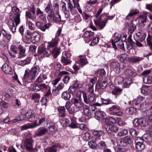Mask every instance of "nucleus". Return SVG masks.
<instances>
[{"label":"nucleus","mask_w":152,"mask_h":152,"mask_svg":"<svg viewBox=\"0 0 152 152\" xmlns=\"http://www.w3.org/2000/svg\"><path fill=\"white\" fill-rule=\"evenodd\" d=\"M39 68L38 66H34L29 71L26 70L22 79L23 84L26 86L27 84L31 82L35 79L39 72Z\"/></svg>","instance_id":"nucleus-1"},{"label":"nucleus","mask_w":152,"mask_h":152,"mask_svg":"<svg viewBox=\"0 0 152 152\" xmlns=\"http://www.w3.org/2000/svg\"><path fill=\"white\" fill-rule=\"evenodd\" d=\"M82 94L84 102L86 104H89L90 103L94 102L95 101L96 98L95 95L92 93L89 94L88 95V100L86 98V93L83 91H77V95L79 97Z\"/></svg>","instance_id":"nucleus-2"},{"label":"nucleus","mask_w":152,"mask_h":152,"mask_svg":"<svg viewBox=\"0 0 152 152\" xmlns=\"http://www.w3.org/2000/svg\"><path fill=\"white\" fill-rule=\"evenodd\" d=\"M51 53V50L49 48H45L44 47H39L38 48L37 55L40 58L47 57Z\"/></svg>","instance_id":"nucleus-3"},{"label":"nucleus","mask_w":152,"mask_h":152,"mask_svg":"<svg viewBox=\"0 0 152 152\" xmlns=\"http://www.w3.org/2000/svg\"><path fill=\"white\" fill-rule=\"evenodd\" d=\"M102 15L99 16L98 18L94 20V22L99 29L102 30L105 26L108 20L107 18H105L102 21Z\"/></svg>","instance_id":"nucleus-4"},{"label":"nucleus","mask_w":152,"mask_h":152,"mask_svg":"<svg viewBox=\"0 0 152 152\" xmlns=\"http://www.w3.org/2000/svg\"><path fill=\"white\" fill-rule=\"evenodd\" d=\"M144 99L145 98L142 96H139L133 100L132 105L135 110H139L141 108L142 105L141 103Z\"/></svg>","instance_id":"nucleus-5"},{"label":"nucleus","mask_w":152,"mask_h":152,"mask_svg":"<svg viewBox=\"0 0 152 152\" xmlns=\"http://www.w3.org/2000/svg\"><path fill=\"white\" fill-rule=\"evenodd\" d=\"M110 66L111 69L114 70L118 74L120 72V65L118 62L115 61L112 62Z\"/></svg>","instance_id":"nucleus-6"},{"label":"nucleus","mask_w":152,"mask_h":152,"mask_svg":"<svg viewBox=\"0 0 152 152\" xmlns=\"http://www.w3.org/2000/svg\"><path fill=\"white\" fill-rule=\"evenodd\" d=\"M107 86V81L104 80L102 83L98 80L95 85V89L103 90Z\"/></svg>","instance_id":"nucleus-7"},{"label":"nucleus","mask_w":152,"mask_h":152,"mask_svg":"<svg viewBox=\"0 0 152 152\" xmlns=\"http://www.w3.org/2000/svg\"><path fill=\"white\" fill-rule=\"evenodd\" d=\"M36 26L43 31H45V30L49 28L51 25L50 23H48L43 25V23L37 21L36 23Z\"/></svg>","instance_id":"nucleus-8"},{"label":"nucleus","mask_w":152,"mask_h":152,"mask_svg":"<svg viewBox=\"0 0 152 152\" xmlns=\"http://www.w3.org/2000/svg\"><path fill=\"white\" fill-rule=\"evenodd\" d=\"M77 96L79 98V99L74 98L73 103L76 107L78 108H81L82 107H83L85 105L82 102L80 99V97H79V96L77 95Z\"/></svg>","instance_id":"nucleus-9"},{"label":"nucleus","mask_w":152,"mask_h":152,"mask_svg":"<svg viewBox=\"0 0 152 152\" xmlns=\"http://www.w3.org/2000/svg\"><path fill=\"white\" fill-rule=\"evenodd\" d=\"M48 132V129L44 127L39 128L36 131L35 135L36 136H41L45 134Z\"/></svg>","instance_id":"nucleus-10"},{"label":"nucleus","mask_w":152,"mask_h":152,"mask_svg":"<svg viewBox=\"0 0 152 152\" xmlns=\"http://www.w3.org/2000/svg\"><path fill=\"white\" fill-rule=\"evenodd\" d=\"M104 128L108 133L110 134L112 132H117L118 130V128L116 125H107L104 127Z\"/></svg>","instance_id":"nucleus-11"},{"label":"nucleus","mask_w":152,"mask_h":152,"mask_svg":"<svg viewBox=\"0 0 152 152\" xmlns=\"http://www.w3.org/2000/svg\"><path fill=\"white\" fill-rule=\"evenodd\" d=\"M59 147L60 148H61V146L59 144H55L51 147L47 148L45 149V152H56L57 148Z\"/></svg>","instance_id":"nucleus-12"},{"label":"nucleus","mask_w":152,"mask_h":152,"mask_svg":"<svg viewBox=\"0 0 152 152\" xmlns=\"http://www.w3.org/2000/svg\"><path fill=\"white\" fill-rule=\"evenodd\" d=\"M148 20L147 16L145 15H140L139 18L138 23L142 26H145L146 22Z\"/></svg>","instance_id":"nucleus-13"},{"label":"nucleus","mask_w":152,"mask_h":152,"mask_svg":"<svg viewBox=\"0 0 152 152\" xmlns=\"http://www.w3.org/2000/svg\"><path fill=\"white\" fill-rule=\"evenodd\" d=\"M98 142L97 149L98 151H100L107 148V145L104 141L100 140Z\"/></svg>","instance_id":"nucleus-14"},{"label":"nucleus","mask_w":152,"mask_h":152,"mask_svg":"<svg viewBox=\"0 0 152 152\" xmlns=\"http://www.w3.org/2000/svg\"><path fill=\"white\" fill-rule=\"evenodd\" d=\"M2 70L6 74L10 75L12 74V71L11 67L7 64H4L2 67Z\"/></svg>","instance_id":"nucleus-15"},{"label":"nucleus","mask_w":152,"mask_h":152,"mask_svg":"<svg viewBox=\"0 0 152 152\" xmlns=\"http://www.w3.org/2000/svg\"><path fill=\"white\" fill-rule=\"evenodd\" d=\"M34 140L32 138H28L25 140L24 142V146L26 149L33 147Z\"/></svg>","instance_id":"nucleus-16"},{"label":"nucleus","mask_w":152,"mask_h":152,"mask_svg":"<svg viewBox=\"0 0 152 152\" xmlns=\"http://www.w3.org/2000/svg\"><path fill=\"white\" fill-rule=\"evenodd\" d=\"M59 116L60 117H64L66 116V109L64 106H59L57 108Z\"/></svg>","instance_id":"nucleus-17"},{"label":"nucleus","mask_w":152,"mask_h":152,"mask_svg":"<svg viewBox=\"0 0 152 152\" xmlns=\"http://www.w3.org/2000/svg\"><path fill=\"white\" fill-rule=\"evenodd\" d=\"M143 58L142 57L136 56H132L129 58V61L132 63H138L142 60Z\"/></svg>","instance_id":"nucleus-18"},{"label":"nucleus","mask_w":152,"mask_h":152,"mask_svg":"<svg viewBox=\"0 0 152 152\" xmlns=\"http://www.w3.org/2000/svg\"><path fill=\"white\" fill-rule=\"evenodd\" d=\"M99 138H95V141L91 140L88 142V145L92 149H95L97 148V144L96 142H99Z\"/></svg>","instance_id":"nucleus-19"},{"label":"nucleus","mask_w":152,"mask_h":152,"mask_svg":"<svg viewBox=\"0 0 152 152\" xmlns=\"http://www.w3.org/2000/svg\"><path fill=\"white\" fill-rule=\"evenodd\" d=\"M70 104V102L69 101H67L65 105V107L70 114L73 115L75 113V109L73 107L69 106Z\"/></svg>","instance_id":"nucleus-20"},{"label":"nucleus","mask_w":152,"mask_h":152,"mask_svg":"<svg viewBox=\"0 0 152 152\" xmlns=\"http://www.w3.org/2000/svg\"><path fill=\"white\" fill-rule=\"evenodd\" d=\"M41 35L39 34L35 31H34L31 41L35 42H37L39 41Z\"/></svg>","instance_id":"nucleus-21"},{"label":"nucleus","mask_w":152,"mask_h":152,"mask_svg":"<svg viewBox=\"0 0 152 152\" xmlns=\"http://www.w3.org/2000/svg\"><path fill=\"white\" fill-rule=\"evenodd\" d=\"M18 48L19 50V54L20 57H22L25 56L26 55L25 53L26 49L25 48L21 45H19Z\"/></svg>","instance_id":"nucleus-22"},{"label":"nucleus","mask_w":152,"mask_h":152,"mask_svg":"<svg viewBox=\"0 0 152 152\" xmlns=\"http://www.w3.org/2000/svg\"><path fill=\"white\" fill-rule=\"evenodd\" d=\"M104 113L102 111H96L95 113V117L97 120L103 119L104 117Z\"/></svg>","instance_id":"nucleus-23"},{"label":"nucleus","mask_w":152,"mask_h":152,"mask_svg":"<svg viewBox=\"0 0 152 152\" xmlns=\"http://www.w3.org/2000/svg\"><path fill=\"white\" fill-rule=\"evenodd\" d=\"M143 143L137 142V143H135V148L138 151H141L144 149L145 146Z\"/></svg>","instance_id":"nucleus-24"},{"label":"nucleus","mask_w":152,"mask_h":152,"mask_svg":"<svg viewBox=\"0 0 152 152\" xmlns=\"http://www.w3.org/2000/svg\"><path fill=\"white\" fill-rule=\"evenodd\" d=\"M132 79L131 77H128L125 78L124 80V82L123 85V86L124 88H129L132 83Z\"/></svg>","instance_id":"nucleus-25"},{"label":"nucleus","mask_w":152,"mask_h":152,"mask_svg":"<svg viewBox=\"0 0 152 152\" xmlns=\"http://www.w3.org/2000/svg\"><path fill=\"white\" fill-rule=\"evenodd\" d=\"M128 56L126 53L121 54L119 57L120 61L122 63H125L128 61H129Z\"/></svg>","instance_id":"nucleus-26"},{"label":"nucleus","mask_w":152,"mask_h":152,"mask_svg":"<svg viewBox=\"0 0 152 152\" xmlns=\"http://www.w3.org/2000/svg\"><path fill=\"white\" fill-rule=\"evenodd\" d=\"M125 74L126 76L134 77L137 74L136 72H133L132 69H127L125 71Z\"/></svg>","instance_id":"nucleus-27"},{"label":"nucleus","mask_w":152,"mask_h":152,"mask_svg":"<svg viewBox=\"0 0 152 152\" xmlns=\"http://www.w3.org/2000/svg\"><path fill=\"white\" fill-rule=\"evenodd\" d=\"M8 25L13 33L16 31L17 26H15L14 22L12 20H10L8 21Z\"/></svg>","instance_id":"nucleus-28"},{"label":"nucleus","mask_w":152,"mask_h":152,"mask_svg":"<svg viewBox=\"0 0 152 152\" xmlns=\"http://www.w3.org/2000/svg\"><path fill=\"white\" fill-rule=\"evenodd\" d=\"M80 59L79 60V64L81 67L85 65L88 63L87 59L85 56H80Z\"/></svg>","instance_id":"nucleus-29"},{"label":"nucleus","mask_w":152,"mask_h":152,"mask_svg":"<svg viewBox=\"0 0 152 152\" xmlns=\"http://www.w3.org/2000/svg\"><path fill=\"white\" fill-rule=\"evenodd\" d=\"M143 81L144 83L151 84L152 82V77L149 75L143 76Z\"/></svg>","instance_id":"nucleus-30"},{"label":"nucleus","mask_w":152,"mask_h":152,"mask_svg":"<svg viewBox=\"0 0 152 152\" xmlns=\"http://www.w3.org/2000/svg\"><path fill=\"white\" fill-rule=\"evenodd\" d=\"M83 112L84 115L87 116H90L91 115V112L89 107L88 106L85 105L83 107Z\"/></svg>","instance_id":"nucleus-31"},{"label":"nucleus","mask_w":152,"mask_h":152,"mask_svg":"<svg viewBox=\"0 0 152 152\" xmlns=\"http://www.w3.org/2000/svg\"><path fill=\"white\" fill-rule=\"evenodd\" d=\"M103 134V131L102 130H94L93 132V134L96 137L95 138H99V140H100V137Z\"/></svg>","instance_id":"nucleus-32"},{"label":"nucleus","mask_w":152,"mask_h":152,"mask_svg":"<svg viewBox=\"0 0 152 152\" xmlns=\"http://www.w3.org/2000/svg\"><path fill=\"white\" fill-rule=\"evenodd\" d=\"M146 40L147 45L149 47L150 50L152 51V36L150 34H148Z\"/></svg>","instance_id":"nucleus-33"},{"label":"nucleus","mask_w":152,"mask_h":152,"mask_svg":"<svg viewBox=\"0 0 152 152\" xmlns=\"http://www.w3.org/2000/svg\"><path fill=\"white\" fill-rule=\"evenodd\" d=\"M61 62L64 66L71 64L72 61L67 59L66 57L62 56L61 59Z\"/></svg>","instance_id":"nucleus-34"},{"label":"nucleus","mask_w":152,"mask_h":152,"mask_svg":"<svg viewBox=\"0 0 152 152\" xmlns=\"http://www.w3.org/2000/svg\"><path fill=\"white\" fill-rule=\"evenodd\" d=\"M139 12V11L137 10H131L126 16V19L128 20H129L133 15H136Z\"/></svg>","instance_id":"nucleus-35"},{"label":"nucleus","mask_w":152,"mask_h":152,"mask_svg":"<svg viewBox=\"0 0 152 152\" xmlns=\"http://www.w3.org/2000/svg\"><path fill=\"white\" fill-rule=\"evenodd\" d=\"M61 97L63 99L66 100H69L71 97V95L68 92L64 91L62 94Z\"/></svg>","instance_id":"nucleus-36"},{"label":"nucleus","mask_w":152,"mask_h":152,"mask_svg":"<svg viewBox=\"0 0 152 152\" xmlns=\"http://www.w3.org/2000/svg\"><path fill=\"white\" fill-rule=\"evenodd\" d=\"M58 41L56 39H52L50 42H48V48H52L56 47L58 44Z\"/></svg>","instance_id":"nucleus-37"},{"label":"nucleus","mask_w":152,"mask_h":152,"mask_svg":"<svg viewBox=\"0 0 152 152\" xmlns=\"http://www.w3.org/2000/svg\"><path fill=\"white\" fill-rule=\"evenodd\" d=\"M143 141L150 143L152 140V137L150 135L148 134H145L143 136Z\"/></svg>","instance_id":"nucleus-38"},{"label":"nucleus","mask_w":152,"mask_h":152,"mask_svg":"<svg viewBox=\"0 0 152 152\" xmlns=\"http://www.w3.org/2000/svg\"><path fill=\"white\" fill-rule=\"evenodd\" d=\"M53 21L55 23H58L59 22H63V20H61V17L59 14H56L55 15L53 18Z\"/></svg>","instance_id":"nucleus-39"},{"label":"nucleus","mask_w":152,"mask_h":152,"mask_svg":"<svg viewBox=\"0 0 152 152\" xmlns=\"http://www.w3.org/2000/svg\"><path fill=\"white\" fill-rule=\"evenodd\" d=\"M48 133L51 135H53L56 130V128L55 125L51 126L48 127Z\"/></svg>","instance_id":"nucleus-40"},{"label":"nucleus","mask_w":152,"mask_h":152,"mask_svg":"<svg viewBox=\"0 0 152 152\" xmlns=\"http://www.w3.org/2000/svg\"><path fill=\"white\" fill-rule=\"evenodd\" d=\"M60 48H54L52 51V53L53 56V58H56L57 56L60 53Z\"/></svg>","instance_id":"nucleus-41"},{"label":"nucleus","mask_w":152,"mask_h":152,"mask_svg":"<svg viewBox=\"0 0 152 152\" xmlns=\"http://www.w3.org/2000/svg\"><path fill=\"white\" fill-rule=\"evenodd\" d=\"M102 105V104H101L96 102L90 105L89 108L91 109L92 111H94L97 109L96 106H100Z\"/></svg>","instance_id":"nucleus-42"},{"label":"nucleus","mask_w":152,"mask_h":152,"mask_svg":"<svg viewBox=\"0 0 152 152\" xmlns=\"http://www.w3.org/2000/svg\"><path fill=\"white\" fill-rule=\"evenodd\" d=\"M26 118L25 115H20L16 117L15 119L13 120V123L18 121L23 120Z\"/></svg>","instance_id":"nucleus-43"},{"label":"nucleus","mask_w":152,"mask_h":152,"mask_svg":"<svg viewBox=\"0 0 152 152\" xmlns=\"http://www.w3.org/2000/svg\"><path fill=\"white\" fill-rule=\"evenodd\" d=\"M101 101L102 102V103L101 104H102V105L103 104L108 105L110 104L113 103L112 100L108 98L107 99H105L103 98H101Z\"/></svg>","instance_id":"nucleus-44"},{"label":"nucleus","mask_w":152,"mask_h":152,"mask_svg":"<svg viewBox=\"0 0 152 152\" xmlns=\"http://www.w3.org/2000/svg\"><path fill=\"white\" fill-rule=\"evenodd\" d=\"M30 58H28L24 60L21 61L19 62V63L20 65L23 66L24 65L29 64L30 62Z\"/></svg>","instance_id":"nucleus-45"},{"label":"nucleus","mask_w":152,"mask_h":152,"mask_svg":"<svg viewBox=\"0 0 152 152\" xmlns=\"http://www.w3.org/2000/svg\"><path fill=\"white\" fill-rule=\"evenodd\" d=\"M82 137L86 141H88L90 139V135L89 133L86 132L82 134Z\"/></svg>","instance_id":"nucleus-46"},{"label":"nucleus","mask_w":152,"mask_h":152,"mask_svg":"<svg viewBox=\"0 0 152 152\" xmlns=\"http://www.w3.org/2000/svg\"><path fill=\"white\" fill-rule=\"evenodd\" d=\"M33 33L34 31L31 32L29 30H27L25 34V37L27 39L31 40Z\"/></svg>","instance_id":"nucleus-47"},{"label":"nucleus","mask_w":152,"mask_h":152,"mask_svg":"<svg viewBox=\"0 0 152 152\" xmlns=\"http://www.w3.org/2000/svg\"><path fill=\"white\" fill-rule=\"evenodd\" d=\"M140 126H141L145 127L148 125V122L145 119L143 118H140Z\"/></svg>","instance_id":"nucleus-48"},{"label":"nucleus","mask_w":152,"mask_h":152,"mask_svg":"<svg viewBox=\"0 0 152 152\" xmlns=\"http://www.w3.org/2000/svg\"><path fill=\"white\" fill-rule=\"evenodd\" d=\"M94 32L91 31H86L84 34V37L86 38H89L93 36Z\"/></svg>","instance_id":"nucleus-49"},{"label":"nucleus","mask_w":152,"mask_h":152,"mask_svg":"<svg viewBox=\"0 0 152 152\" xmlns=\"http://www.w3.org/2000/svg\"><path fill=\"white\" fill-rule=\"evenodd\" d=\"M126 145L130 144L132 143V140L131 137L129 136H126L123 138Z\"/></svg>","instance_id":"nucleus-50"},{"label":"nucleus","mask_w":152,"mask_h":152,"mask_svg":"<svg viewBox=\"0 0 152 152\" xmlns=\"http://www.w3.org/2000/svg\"><path fill=\"white\" fill-rule=\"evenodd\" d=\"M140 118H136L133 121V126L135 127H137L139 125L140 126Z\"/></svg>","instance_id":"nucleus-51"},{"label":"nucleus","mask_w":152,"mask_h":152,"mask_svg":"<svg viewBox=\"0 0 152 152\" xmlns=\"http://www.w3.org/2000/svg\"><path fill=\"white\" fill-rule=\"evenodd\" d=\"M120 109V107L117 105H114L111 107L109 108L108 110L110 111H113L115 110H119Z\"/></svg>","instance_id":"nucleus-52"},{"label":"nucleus","mask_w":152,"mask_h":152,"mask_svg":"<svg viewBox=\"0 0 152 152\" xmlns=\"http://www.w3.org/2000/svg\"><path fill=\"white\" fill-rule=\"evenodd\" d=\"M134 108L132 107L127 108L125 110L126 113L129 115L132 114L134 111Z\"/></svg>","instance_id":"nucleus-53"},{"label":"nucleus","mask_w":152,"mask_h":152,"mask_svg":"<svg viewBox=\"0 0 152 152\" xmlns=\"http://www.w3.org/2000/svg\"><path fill=\"white\" fill-rule=\"evenodd\" d=\"M117 142L118 145L120 146L124 147L127 145L123 138L118 140L117 141Z\"/></svg>","instance_id":"nucleus-54"},{"label":"nucleus","mask_w":152,"mask_h":152,"mask_svg":"<svg viewBox=\"0 0 152 152\" xmlns=\"http://www.w3.org/2000/svg\"><path fill=\"white\" fill-rule=\"evenodd\" d=\"M60 123L63 126H66L69 123V121L66 118H64L61 120Z\"/></svg>","instance_id":"nucleus-55"},{"label":"nucleus","mask_w":152,"mask_h":152,"mask_svg":"<svg viewBox=\"0 0 152 152\" xmlns=\"http://www.w3.org/2000/svg\"><path fill=\"white\" fill-rule=\"evenodd\" d=\"M68 9L67 10V12L70 11L71 12H72L73 10V8H74V6L72 4L71 2L69 1L68 3Z\"/></svg>","instance_id":"nucleus-56"},{"label":"nucleus","mask_w":152,"mask_h":152,"mask_svg":"<svg viewBox=\"0 0 152 152\" xmlns=\"http://www.w3.org/2000/svg\"><path fill=\"white\" fill-rule=\"evenodd\" d=\"M20 14H18L15 17L14 21L15 23L16 26H17L20 22Z\"/></svg>","instance_id":"nucleus-57"},{"label":"nucleus","mask_w":152,"mask_h":152,"mask_svg":"<svg viewBox=\"0 0 152 152\" xmlns=\"http://www.w3.org/2000/svg\"><path fill=\"white\" fill-rule=\"evenodd\" d=\"M2 33L4 36L8 40H10L11 36V35L7 33L4 30H2Z\"/></svg>","instance_id":"nucleus-58"},{"label":"nucleus","mask_w":152,"mask_h":152,"mask_svg":"<svg viewBox=\"0 0 152 152\" xmlns=\"http://www.w3.org/2000/svg\"><path fill=\"white\" fill-rule=\"evenodd\" d=\"M124 80L121 76H118L115 78V80L118 84H121L123 83Z\"/></svg>","instance_id":"nucleus-59"},{"label":"nucleus","mask_w":152,"mask_h":152,"mask_svg":"<svg viewBox=\"0 0 152 152\" xmlns=\"http://www.w3.org/2000/svg\"><path fill=\"white\" fill-rule=\"evenodd\" d=\"M129 132L130 134L133 137H136L137 135V131L133 129H131L129 130Z\"/></svg>","instance_id":"nucleus-60"},{"label":"nucleus","mask_w":152,"mask_h":152,"mask_svg":"<svg viewBox=\"0 0 152 152\" xmlns=\"http://www.w3.org/2000/svg\"><path fill=\"white\" fill-rule=\"evenodd\" d=\"M88 88L87 90L90 93V94H93L94 92V85L91 84H88L87 85Z\"/></svg>","instance_id":"nucleus-61"},{"label":"nucleus","mask_w":152,"mask_h":152,"mask_svg":"<svg viewBox=\"0 0 152 152\" xmlns=\"http://www.w3.org/2000/svg\"><path fill=\"white\" fill-rule=\"evenodd\" d=\"M128 132L127 130L126 129H123L121 132H118V135L120 136H125L128 133Z\"/></svg>","instance_id":"nucleus-62"},{"label":"nucleus","mask_w":152,"mask_h":152,"mask_svg":"<svg viewBox=\"0 0 152 152\" xmlns=\"http://www.w3.org/2000/svg\"><path fill=\"white\" fill-rule=\"evenodd\" d=\"M73 86L76 88H80L82 86L83 84L82 83L80 82L76 81H75Z\"/></svg>","instance_id":"nucleus-63"},{"label":"nucleus","mask_w":152,"mask_h":152,"mask_svg":"<svg viewBox=\"0 0 152 152\" xmlns=\"http://www.w3.org/2000/svg\"><path fill=\"white\" fill-rule=\"evenodd\" d=\"M122 90V89L121 88H116L112 91V94L114 95L119 94L121 93Z\"/></svg>","instance_id":"nucleus-64"}]
</instances>
